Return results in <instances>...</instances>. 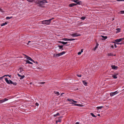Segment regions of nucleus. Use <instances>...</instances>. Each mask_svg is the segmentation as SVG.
<instances>
[{"mask_svg": "<svg viewBox=\"0 0 124 124\" xmlns=\"http://www.w3.org/2000/svg\"><path fill=\"white\" fill-rule=\"evenodd\" d=\"M101 37H102L103 38H104V40H105V39H107V37L106 36H103L101 35Z\"/></svg>", "mask_w": 124, "mask_h": 124, "instance_id": "obj_25", "label": "nucleus"}, {"mask_svg": "<svg viewBox=\"0 0 124 124\" xmlns=\"http://www.w3.org/2000/svg\"><path fill=\"white\" fill-rule=\"evenodd\" d=\"M90 114H91V115H92V116L94 117H96V116L94 115V114H93V113H90Z\"/></svg>", "mask_w": 124, "mask_h": 124, "instance_id": "obj_30", "label": "nucleus"}, {"mask_svg": "<svg viewBox=\"0 0 124 124\" xmlns=\"http://www.w3.org/2000/svg\"><path fill=\"white\" fill-rule=\"evenodd\" d=\"M83 84L85 86L87 85V83L85 81H82Z\"/></svg>", "mask_w": 124, "mask_h": 124, "instance_id": "obj_22", "label": "nucleus"}, {"mask_svg": "<svg viewBox=\"0 0 124 124\" xmlns=\"http://www.w3.org/2000/svg\"><path fill=\"white\" fill-rule=\"evenodd\" d=\"M11 75H4V76H2V77L3 78H4V77H7V76H8V77H9L11 78Z\"/></svg>", "mask_w": 124, "mask_h": 124, "instance_id": "obj_29", "label": "nucleus"}, {"mask_svg": "<svg viewBox=\"0 0 124 124\" xmlns=\"http://www.w3.org/2000/svg\"><path fill=\"white\" fill-rule=\"evenodd\" d=\"M0 11H1V12H2V9H1L0 8Z\"/></svg>", "mask_w": 124, "mask_h": 124, "instance_id": "obj_56", "label": "nucleus"}, {"mask_svg": "<svg viewBox=\"0 0 124 124\" xmlns=\"http://www.w3.org/2000/svg\"><path fill=\"white\" fill-rule=\"evenodd\" d=\"M121 29L120 28H116V30L117 31H116V33H117L118 32H120Z\"/></svg>", "mask_w": 124, "mask_h": 124, "instance_id": "obj_16", "label": "nucleus"}, {"mask_svg": "<svg viewBox=\"0 0 124 124\" xmlns=\"http://www.w3.org/2000/svg\"><path fill=\"white\" fill-rule=\"evenodd\" d=\"M36 63H38V62H36Z\"/></svg>", "mask_w": 124, "mask_h": 124, "instance_id": "obj_61", "label": "nucleus"}, {"mask_svg": "<svg viewBox=\"0 0 124 124\" xmlns=\"http://www.w3.org/2000/svg\"><path fill=\"white\" fill-rule=\"evenodd\" d=\"M77 4L76 3H72L70 4L69 5V6L70 7H72L76 5Z\"/></svg>", "mask_w": 124, "mask_h": 124, "instance_id": "obj_11", "label": "nucleus"}, {"mask_svg": "<svg viewBox=\"0 0 124 124\" xmlns=\"http://www.w3.org/2000/svg\"><path fill=\"white\" fill-rule=\"evenodd\" d=\"M112 68V69L115 70H116L118 68V67L117 66H115V65H111Z\"/></svg>", "mask_w": 124, "mask_h": 124, "instance_id": "obj_8", "label": "nucleus"}, {"mask_svg": "<svg viewBox=\"0 0 124 124\" xmlns=\"http://www.w3.org/2000/svg\"><path fill=\"white\" fill-rule=\"evenodd\" d=\"M113 43H116L118 44H122L121 43H116L115 42H113Z\"/></svg>", "mask_w": 124, "mask_h": 124, "instance_id": "obj_42", "label": "nucleus"}, {"mask_svg": "<svg viewBox=\"0 0 124 124\" xmlns=\"http://www.w3.org/2000/svg\"><path fill=\"white\" fill-rule=\"evenodd\" d=\"M3 100V102H4L7 101L8 100V99H7L6 98H5L4 99H2Z\"/></svg>", "mask_w": 124, "mask_h": 124, "instance_id": "obj_36", "label": "nucleus"}, {"mask_svg": "<svg viewBox=\"0 0 124 124\" xmlns=\"http://www.w3.org/2000/svg\"><path fill=\"white\" fill-rule=\"evenodd\" d=\"M59 54H53V56L54 57H58L59 56Z\"/></svg>", "mask_w": 124, "mask_h": 124, "instance_id": "obj_14", "label": "nucleus"}, {"mask_svg": "<svg viewBox=\"0 0 124 124\" xmlns=\"http://www.w3.org/2000/svg\"><path fill=\"white\" fill-rule=\"evenodd\" d=\"M17 75H18V76L19 77H21L20 78V79H22L23 78L25 77V76L24 75L21 76V75H20L19 73L17 74Z\"/></svg>", "mask_w": 124, "mask_h": 124, "instance_id": "obj_10", "label": "nucleus"}, {"mask_svg": "<svg viewBox=\"0 0 124 124\" xmlns=\"http://www.w3.org/2000/svg\"><path fill=\"white\" fill-rule=\"evenodd\" d=\"M54 19V18H52L51 19H49V20H50V22H51V20H53Z\"/></svg>", "mask_w": 124, "mask_h": 124, "instance_id": "obj_44", "label": "nucleus"}, {"mask_svg": "<svg viewBox=\"0 0 124 124\" xmlns=\"http://www.w3.org/2000/svg\"><path fill=\"white\" fill-rule=\"evenodd\" d=\"M62 117H60V118H59V119L56 121V124H57V123L58 122H61V119H60V118H62Z\"/></svg>", "mask_w": 124, "mask_h": 124, "instance_id": "obj_15", "label": "nucleus"}, {"mask_svg": "<svg viewBox=\"0 0 124 124\" xmlns=\"http://www.w3.org/2000/svg\"><path fill=\"white\" fill-rule=\"evenodd\" d=\"M69 45H70L69 44V45H66V46H69Z\"/></svg>", "mask_w": 124, "mask_h": 124, "instance_id": "obj_60", "label": "nucleus"}, {"mask_svg": "<svg viewBox=\"0 0 124 124\" xmlns=\"http://www.w3.org/2000/svg\"><path fill=\"white\" fill-rule=\"evenodd\" d=\"M85 18V17H81V19L83 20H84Z\"/></svg>", "mask_w": 124, "mask_h": 124, "instance_id": "obj_34", "label": "nucleus"}, {"mask_svg": "<svg viewBox=\"0 0 124 124\" xmlns=\"http://www.w3.org/2000/svg\"><path fill=\"white\" fill-rule=\"evenodd\" d=\"M83 51V49H82L81 50V52H81V53Z\"/></svg>", "mask_w": 124, "mask_h": 124, "instance_id": "obj_50", "label": "nucleus"}, {"mask_svg": "<svg viewBox=\"0 0 124 124\" xmlns=\"http://www.w3.org/2000/svg\"><path fill=\"white\" fill-rule=\"evenodd\" d=\"M5 80L6 82V83L8 84H12L13 83V82L11 80H9H9L7 78H5Z\"/></svg>", "mask_w": 124, "mask_h": 124, "instance_id": "obj_4", "label": "nucleus"}, {"mask_svg": "<svg viewBox=\"0 0 124 124\" xmlns=\"http://www.w3.org/2000/svg\"><path fill=\"white\" fill-rule=\"evenodd\" d=\"M70 102V104H73V105L74 106H81V105L79 104H76V103H73V101H71Z\"/></svg>", "mask_w": 124, "mask_h": 124, "instance_id": "obj_7", "label": "nucleus"}, {"mask_svg": "<svg viewBox=\"0 0 124 124\" xmlns=\"http://www.w3.org/2000/svg\"><path fill=\"white\" fill-rule=\"evenodd\" d=\"M67 101H69L71 102V101H72L73 100L71 99H67Z\"/></svg>", "mask_w": 124, "mask_h": 124, "instance_id": "obj_35", "label": "nucleus"}, {"mask_svg": "<svg viewBox=\"0 0 124 124\" xmlns=\"http://www.w3.org/2000/svg\"><path fill=\"white\" fill-rule=\"evenodd\" d=\"M81 52H78V55H80V54H81Z\"/></svg>", "mask_w": 124, "mask_h": 124, "instance_id": "obj_46", "label": "nucleus"}, {"mask_svg": "<svg viewBox=\"0 0 124 124\" xmlns=\"http://www.w3.org/2000/svg\"><path fill=\"white\" fill-rule=\"evenodd\" d=\"M97 115L98 116H100V114H98Z\"/></svg>", "mask_w": 124, "mask_h": 124, "instance_id": "obj_59", "label": "nucleus"}, {"mask_svg": "<svg viewBox=\"0 0 124 124\" xmlns=\"http://www.w3.org/2000/svg\"><path fill=\"white\" fill-rule=\"evenodd\" d=\"M31 42V41H29L28 42V43H30V42Z\"/></svg>", "mask_w": 124, "mask_h": 124, "instance_id": "obj_57", "label": "nucleus"}, {"mask_svg": "<svg viewBox=\"0 0 124 124\" xmlns=\"http://www.w3.org/2000/svg\"><path fill=\"white\" fill-rule=\"evenodd\" d=\"M56 114L57 115V116H58V115H59V113H57Z\"/></svg>", "mask_w": 124, "mask_h": 124, "instance_id": "obj_53", "label": "nucleus"}, {"mask_svg": "<svg viewBox=\"0 0 124 124\" xmlns=\"http://www.w3.org/2000/svg\"><path fill=\"white\" fill-rule=\"evenodd\" d=\"M58 46L59 47V48L60 49H62V50L63 49V46L58 45Z\"/></svg>", "mask_w": 124, "mask_h": 124, "instance_id": "obj_23", "label": "nucleus"}, {"mask_svg": "<svg viewBox=\"0 0 124 124\" xmlns=\"http://www.w3.org/2000/svg\"><path fill=\"white\" fill-rule=\"evenodd\" d=\"M57 116V115L56 114H55V115H54V117H56V116Z\"/></svg>", "mask_w": 124, "mask_h": 124, "instance_id": "obj_54", "label": "nucleus"}, {"mask_svg": "<svg viewBox=\"0 0 124 124\" xmlns=\"http://www.w3.org/2000/svg\"><path fill=\"white\" fill-rule=\"evenodd\" d=\"M13 84L14 85H16V83L15 82H13Z\"/></svg>", "mask_w": 124, "mask_h": 124, "instance_id": "obj_38", "label": "nucleus"}, {"mask_svg": "<svg viewBox=\"0 0 124 124\" xmlns=\"http://www.w3.org/2000/svg\"><path fill=\"white\" fill-rule=\"evenodd\" d=\"M77 1H78V0H73V1L75 2V3H77Z\"/></svg>", "mask_w": 124, "mask_h": 124, "instance_id": "obj_43", "label": "nucleus"}, {"mask_svg": "<svg viewBox=\"0 0 124 124\" xmlns=\"http://www.w3.org/2000/svg\"><path fill=\"white\" fill-rule=\"evenodd\" d=\"M117 0L118 1H124V0Z\"/></svg>", "mask_w": 124, "mask_h": 124, "instance_id": "obj_58", "label": "nucleus"}, {"mask_svg": "<svg viewBox=\"0 0 124 124\" xmlns=\"http://www.w3.org/2000/svg\"><path fill=\"white\" fill-rule=\"evenodd\" d=\"M62 40L66 41H69V39L66 38H63L62 39Z\"/></svg>", "mask_w": 124, "mask_h": 124, "instance_id": "obj_26", "label": "nucleus"}, {"mask_svg": "<svg viewBox=\"0 0 124 124\" xmlns=\"http://www.w3.org/2000/svg\"><path fill=\"white\" fill-rule=\"evenodd\" d=\"M12 18V16H11L10 17H6V19L7 20H9L11 18Z\"/></svg>", "mask_w": 124, "mask_h": 124, "instance_id": "obj_28", "label": "nucleus"}, {"mask_svg": "<svg viewBox=\"0 0 124 124\" xmlns=\"http://www.w3.org/2000/svg\"><path fill=\"white\" fill-rule=\"evenodd\" d=\"M39 84H44L45 83V82H39L38 83Z\"/></svg>", "mask_w": 124, "mask_h": 124, "instance_id": "obj_31", "label": "nucleus"}, {"mask_svg": "<svg viewBox=\"0 0 124 124\" xmlns=\"http://www.w3.org/2000/svg\"><path fill=\"white\" fill-rule=\"evenodd\" d=\"M54 93L56 94H57L58 95H59L60 94L58 92H56L54 91Z\"/></svg>", "mask_w": 124, "mask_h": 124, "instance_id": "obj_27", "label": "nucleus"}, {"mask_svg": "<svg viewBox=\"0 0 124 124\" xmlns=\"http://www.w3.org/2000/svg\"><path fill=\"white\" fill-rule=\"evenodd\" d=\"M108 56H112V54L111 53V54H108Z\"/></svg>", "mask_w": 124, "mask_h": 124, "instance_id": "obj_39", "label": "nucleus"}, {"mask_svg": "<svg viewBox=\"0 0 124 124\" xmlns=\"http://www.w3.org/2000/svg\"><path fill=\"white\" fill-rule=\"evenodd\" d=\"M75 40V39H69V41H71L72 40Z\"/></svg>", "mask_w": 124, "mask_h": 124, "instance_id": "obj_37", "label": "nucleus"}, {"mask_svg": "<svg viewBox=\"0 0 124 124\" xmlns=\"http://www.w3.org/2000/svg\"><path fill=\"white\" fill-rule=\"evenodd\" d=\"M111 48H113L114 46L113 45H112V46H111Z\"/></svg>", "mask_w": 124, "mask_h": 124, "instance_id": "obj_49", "label": "nucleus"}, {"mask_svg": "<svg viewBox=\"0 0 124 124\" xmlns=\"http://www.w3.org/2000/svg\"><path fill=\"white\" fill-rule=\"evenodd\" d=\"M117 91H116L114 92L111 93H110V96H112L116 94L117 93Z\"/></svg>", "mask_w": 124, "mask_h": 124, "instance_id": "obj_9", "label": "nucleus"}, {"mask_svg": "<svg viewBox=\"0 0 124 124\" xmlns=\"http://www.w3.org/2000/svg\"><path fill=\"white\" fill-rule=\"evenodd\" d=\"M102 106H101L100 107H97V108L98 109H101L103 108Z\"/></svg>", "mask_w": 124, "mask_h": 124, "instance_id": "obj_32", "label": "nucleus"}, {"mask_svg": "<svg viewBox=\"0 0 124 124\" xmlns=\"http://www.w3.org/2000/svg\"><path fill=\"white\" fill-rule=\"evenodd\" d=\"M117 75V74H115L112 76V77L114 79H116L117 78V77L116 76Z\"/></svg>", "mask_w": 124, "mask_h": 124, "instance_id": "obj_12", "label": "nucleus"}, {"mask_svg": "<svg viewBox=\"0 0 124 124\" xmlns=\"http://www.w3.org/2000/svg\"><path fill=\"white\" fill-rule=\"evenodd\" d=\"M76 90H78V88H77V89H76Z\"/></svg>", "mask_w": 124, "mask_h": 124, "instance_id": "obj_62", "label": "nucleus"}, {"mask_svg": "<svg viewBox=\"0 0 124 124\" xmlns=\"http://www.w3.org/2000/svg\"><path fill=\"white\" fill-rule=\"evenodd\" d=\"M124 39V38H120L118 39H117L115 40V41L116 42H118L121 41L122 40Z\"/></svg>", "mask_w": 124, "mask_h": 124, "instance_id": "obj_6", "label": "nucleus"}, {"mask_svg": "<svg viewBox=\"0 0 124 124\" xmlns=\"http://www.w3.org/2000/svg\"><path fill=\"white\" fill-rule=\"evenodd\" d=\"M72 101L74 103H77V102L76 101H75L73 100Z\"/></svg>", "mask_w": 124, "mask_h": 124, "instance_id": "obj_45", "label": "nucleus"}, {"mask_svg": "<svg viewBox=\"0 0 124 124\" xmlns=\"http://www.w3.org/2000/svg\"><path fill=\"white\" fill-rule=\"evenodd\" d=\"M35 3L38 4V6L42 7V5H44L45 3H47L46 0H37L35 2Z\"/></svg>", "mask_w": 124, "mask_h": 124, "instance_id": "obj_1", "label": "nucleus"}, {"mask_svg": "<svg viewBox=\"0 0 124 124\" xmlns=\"http://www.w3.org/2000/svg\"><path fill=\"white\" fill-rule=\"evenodd\" d=\"M114 46L115 48H116L117 47L116 45L115 44H114Z\"/></svg>", "mask_w": 124, "mask_h": 124, "instance_id": "obj_51", "label": "nucleus"}, {"mask_svg": "<svg viewBox=\"0 0 124 124\" xmlns=\"http://www.w3.org/2000/svg\"><path fill=\"white\" fill-rule=\"evenodd\" d=\"M7 22H5L4 23H3L1 25V26H3L7 24Z\"/></svg>", "mask_w": 124, "mask_h": 124, "instance_id": "obj_24", "label": "nucleus"}, {"mask_svg": "<svg viewBox=\"0 0 124 124\" xmlns=\"http://www.w3.org/2000/svg\"><path fill=\"white\" fill-rule=\"evenodd\" d=\"M64 94V93H62L61 94V96H62V95H63V94Z\"/></svg>", "mask_w": 124, "mask_h": 124, "instance_id": "obj_55", "label": "nucleus"}, {"mask_svg": "<svg viewBox=\"0 0 124 124\" xmlns=\"http://www.w3.org/2000/svg\"><path fill=\"white\" fill-rule=\"evenodd\" d=\"M65 52L64 51H63L62 52L59 53V56L62 55L63 54H65Z\"/></svg>", "mask_w": 124, "mask_h": 124, "instance_id": "obj_17", "label": "nucleus"}, {"mask_svg": "<svg viewBox=\"0 0 124 124\" xmlns=\"http://www.w3.org/2000/svg\"><path fill=\"white\" fill-rule=\"evenodd\" d=\"M3 100H0V103H1L3 102Z\"/></svg>", "mask_w": 124, "mask_h": 124, "instance_id": "obj_40", "label": "nucleus"}, {"mask_svg": "<svg viewBox=\"0 0 124 124\" xmlns=\"http://www.w3.org/2000/svg\"><path fill=\"white\" fill-rule=\"evenodd\" d=\"M81 35L80 34H78L77 33H74L72 34L71 36L73 37H78L80 36Z\"/></svg>", "mask_w": 124, "mask_h": 124, "instance_id": "obj_5", "label": "nucleus"}, {"mask_svg": "<svg viewBox=\"0 0 124 124\" xmlns=\"http://www.w3.org/2000/svg\"><path fill=\"white\" fill-rule=\"evenodd\" d=\"M25 61L26 62L25 63L26 64H27V63H29L30 64H32V63L31 62H30L29 60H25Z\"/></svg>", "mask_w": 124, "mask_h": 124, "instance_id": "obj_13", "label": "nucleus"}, {"mask_svg": "<svg viewBox=\"0 0 124 124\" xmlns=\"http://www.w3.org/2000/svg\"><path fill=\"white\" fill-rule=\"evenodd\" d=\"M98 45L99 44L97 43L96 44V46H95L94 48L93 49V50H94V51H95L96 50V49L97 48L98 46Z\"/></svg>", "mask_w": 124, "mask_h": 124, "instance_id": "obj_21", "label": "nucleus"}, {"mask_svg": "<svg viewBox=\"0 0 124 124\" xmlns=\"http://www.w3.org/2000/svg\"><path fill=\"white\" fill-rule=\"evenodd\" d=\"M77 76H78V77H81V75H78L77 74Z\"/></svg>", "mask_w": 124, "mask_h": 124, "instance_id": "obj_41", "label": "nucleus"}, {"mask_svg": "<svg viewBox=\"0 0 124 124\" xmlns=\"http://www.w3.org/2000/svg\"><path fill=\"white\" fill-rule=\"evenodd\" d=\"M60 43H61L63 45H65L68 43L67 42H65L63 41H60L59 42Z\"/></svg>", "mask_w": 124, "mask_h": 124, "instance_id": "obj_19", "label": "nucleus"}, {"mask_svg": "<svg viewBox=\"0 0 124 124\" xmlns=\"http://www.w3.org/2000/svg\"><path fill=\"white\" fill-rule=\"evenodd\" d=\"M42 23L44 24L49 25L50 23L49 20H43L42 22Z\"/></svg>", "mask_w": 124, "mask_h": 124, "instance_id": "obj_2", "label": "nucleus"}, {"mask_svg": "<svg viewBox=\"0 0 124 124\" xmlns=\"http://www.w3.org/2000/svg\"><path fill=\"white\" fill-rule=\"evenodd\" d=\"M35 105L37 106H38L39 104L37 103H35Z\"/></svg>", "mask_w": 124, "mask_h": 124, "instance_id": "obj_48", "label": "nucleus"}, {"mask_svg": "<svg viewBox=\"0 0 124 124\" xmlns=\"http://www.w3.org/2000/svg\"><path fill=\"white\" fill-rule=\"evenodd\" d=\"M82 3L81 1H77V2L76 4H78L79 5H80L82 4Z\"/></svg>", "mask_w": 124, "mask_h": 124, "instance_id": "obj_20", "label": "nucleus"}, {"mask_svg": "<svg viewBox=\"0 0 124 124\" xmlns=\"http://www.w3.org/2000/svg\"><path fill=\"white\" fill-rule=\"evenodd\" d=\"M23 55H24L25 57H24L25 58H26V59L28 60H29L34 62H35L32 59L31 57L27 56L25 54H23Z\"/></svg>", "mask_w": 124, "mask_h": 124, "instance_id": "obj_3", "label": "nucleus"}, {"mask_svg": "<svg viewBox=\"0 0 124 124\" xmlns=\"http://www.w3.org/2000/svg\"><path fill=\"white\" fill-rule=\"evenodd\" d=\"M2 78H3L2 77H0V80H1L2 79Z\"/></svg>", "mask_w": 124, "mask_h": 124, "instance_id": "obj_52", "label": "nucleus"}, {"mask_svg": "<svg viewBox=\"0 0 124 124\" xmlns=\"http://www.w3.org/2000/svg\"><path fill=\"white\" fill-rule=\"evenodd\" d=\"M19 70H20L19 72L20 73H21V72L23 71V69L22 68H20L19 69Z\"/></svg>", "mask_w": 124, "mask_h": 124, "instance_id": "obj_18", "label": "nucleus"}, {"mask_svg": "<svg viewBox=\"0 0 124 124\" xmlns=\"http://www.w3.org/2000/svg\"><path fill=\"white\" fill-rule=\"evenodd\" d=\"M120 12V14H124V11H123V10L121 11Z\"/></svg>", "mask_w": 124, "mask_h": 124, "instance_id": "obj_33", "label": "nucleus"}, {"mask_svg": "<svg viewBox=\"0 0 124 124\" xmlns=\"http://www.w3.org/2000/svg\"><path fill=\"white\" fill-rule=\"evenodd\" d=\"M30 44H31L33 45L34 44V43H33V41H31V43Z\"/></svg>", "mask_w": 124, "mask_h": 124, "instance_id": "obj_47", "label": "nucleus"}]
</instances>
